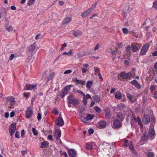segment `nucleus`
Masks as SVG:
<instances>
[{
	"label": "nucleus",
	"mask_w": 157,
	"mask_h": 157,
	"mask_svg": "<svg viewBox=\"0 0 157 157\" xmlns=\"http://www.w3.org/2000/svg\"><path fill=\"white\" fill-rule=\"evenodd\" d=\"M155 132L153 126L150 127L149 132L147 133V132H144L142 136L141 139L143 141H146L148 140L150 137H152L155 135Z\"/></svg>",
	"instance_id": "f257e3e1"
},
{
	"label": "nucleus",
	"mask_w": 157,
	"mask_h": 157,
	"mask_svg": "<svg viewBox=\"0 0 157 157\" xmlns=\"http://www.w3.org/2000/svg\"><path fill=\"white\" fill-rule=\"evenodd\" d=\"M141 46V45L137 43H133L131 44L130 47H128V49L131 50L134 52H136L139 50Z\"/></svg>",
	"instance_id": "f03ea898"
},
{
	"label": "nucleus",
	"mask_w": 157,
	"mask_h": 157,
	"mask_svg": "<svg viewBox=\"0 0 157 157\" xmlns=\"http://www.w3.org/2000/svg\"><path fill=\"white\" fill-rule=\"evenodd\" d=\"M73 96H68L67 98V102L69 104H72L75 107L78 104L79 101L76 99H73Z\"/></svg>",
	"instance_id": "7ed1b4c3"
},
{
	"label": "nucleus",
	"mask_w": 157,
	"mask_h": 157,
	"mask_svg": "<svg viewBox=\"0 0 157 157\" xmlns=\"http://www.w3.org/2000/svg\"><path fill=\"white\" fill-rule=\"evenodd\" d=\"M38 85L37 84H28L25 86V87L24 89V90H33L34 91L37 89Z\"/></svg>",
	"instance_id": "20e7f679"
},
{
	"label": "nucleus",
	"mask_w": 157,
	"mask_h": 157,
	"mask_svg": "<svg viewBox=\"0 0 157 157\" xmlns=\"http://www.w3.org/2000/svg\"><path fill=\"white\" fill-rule=\"evenodd\" d=\"M33 114V109L30 106H28L25 111V118L27 119L30 118L32 116Z\"/></svg>",
	"instance_id": "39448f33"
},
{
	"label": "nucleus",
	"mask_w": 157,
	"mask_h": 157,
	"mask_svg": "<svg viewBox=\"0 0 157 157\" xmlns=\"http://www.w3.org/2000/svg\"><path fill=\"white\" fill-rule=\"evenodd\" d=\"M149 46L150 45L148 44H146L144 45L141 49L140 54L142 56L144 55L148 51Z\"/></svg>",
	"instance_id": "423d86ee"
},
{
	"label": "nucleus",
	"mask_w": 157,
	"mask_h": 157,
	"mask_svg": "<svg viewBox=\"0 0 157 157\" xmlns=\"http://www.w3.org/2000/svg\"><path fill=\"white\" fill-rule=\"evenodd\" d=\"M16 126V124L15 123H13L10 125L9 128V132L11 136H12L15 132Z\"/></svg>",
	"instance_id": "0eeeda50"
},
{
	"label": "nucleus",
	"mask_w": 157,
	"mask_h": 157,
	"mask_svg": "<svg viewBox=\"0 0 157 157\" xmlns=\"http://www.w3.org/2000/svg\"><path fill=\"white\" fill-rule=\"evenodd\" d=\"M150 117L148 114L145 115L142 119V121L145 124H148L150 121Z\"/></svg>",
	"instance_id": "6e6552de"
},
{
	"label": "nucleus",
	"mask_w": 157,
	"mask_h": 157,
	"mask_svg": "<svg viewBox=\"0 0 157 157\" xmlns=\"http://www.w3.org/2000/svg\"><path fill=\"white\" fill-rule=\"evenodd\" d=\"M36 44L35 42L33 44L30 45L28 48V50L29 52L34 53L36 52Z\"/></svg>",
	"instance_id": "1a4fd4ad"
},
{
	"label": "nucleus",
	"mask_w": 157,
	"mask_h": 157,
	"mask_svg": "<svg viewBox=\"0 0 157 157\" xmlns=\"http://www.w3.org/2000/svg\"><path fill=\"white\" fill-rule=\"evenodd\" d=\"M113 125L115 128H117L121 127L122 124L120 121L116 119L113 122Z\"/></svg>",
	"instance_id": "9d476101"
},
{
	"label": "nucleus",
	"mask_w": 157,
	"mask_h": 157,
	"mask_svg": "<svg viewBox=\"0 0 157 157\" xmlns=\"http://www.w3.org/2000/svg\"><path fill=\"white\" fill-rule=\"evenodd\" d=\"M55 123L57 125L61 126H62L64 125V121L63 119L60 117H58L56 120Z\"/></svg>",
	"instance_id": "9b49d317"
},
{
	"label": "nucleus",
	"mask_w": 157,
	"mask_h": 157,
	"mask_svg": "<svg viewBox=\"0 0 157 157\" xmlns=\"http://www.w3.org/2000/svg\"><path fill=\"white\" fill-rule=\"evenodd\" d=\"M130 83L132 85L134 86L136 88L139 89L141 88V85L136 80H132L130 82Z\"/></svg>",
	"instance_id": "f8f14e48"
},
{
	"label": "nucleus",
	"mask_w": 157,
	"mask_h": 157,
	"mask_svg": "<svg viewBox=\"0 0 157 157\" xmlns=\"http://www.w3.org/2000/svg\"><path fill=\"white\" fill-rule=\"evenodd\" d=\"M55 136L57 140L60 139L61 135V132L59 129H56L55 132Z\"/></svg>",
	"instance_id": "ddd939ff"
},
{
	"label": "nucleus",
	"mask_w": 157,
	"mask_h": 157,
	"mask_svg": "<svg viewBox=\"0 0 157 157\" xmlns=\"http://www.w3.org/2000/svg\"><path fill=\"white\" fill-rule=\"evenodd\" d=\"M68 154L70 157H74L76 155V151L73 149H71L68 150Z\"/></svg>",
	"instance_id": "4468645a"
},
{
	"label": "nucleus",
	"mask_w": 157,
	"mask_h": 157,
	"mask_svg": "<svg viewBox=\"0 0 157 157\" xmlns=\"http://www.w3.org/2000/svg\"><path fill=\"white\" fill-rule=\"evenodd\" d=\"M106 122L104 121H100L98 123V128H103L105 127Z\"/></svg>",
	"instance_id": "2eb2a0df"
},
{
	"label": "nucleus",
	"mask_w": 157,
	"mask_h": 157,
	"mask_svg": "<svg viewBox=\"0 0 157 157\" xmlns=\"http://www.w3.org/2000/svg\"><path fill=\"white\" fill-rule=\"evenodd\" d=\"M122 93L119 91H117L115 93V98L118 99H121L122 98Z\"/></svg>",
	"instance_id": "dca6fc26"
},
{
	"label": "nucleus",
	"mask_w": 157,
	"mask_h": 157,
	"mask_svg": "<svg viewBox=\"0 0 157 157\" xmlns=\"http://www.w3.org/2000/svg\"><path fill=\"white\" fill-rule=\"evenodd\" d=\"M129 148L132 152L135 155H137V153L136 151L135 148L132 145V142H131V144L129 145Z\"/></svg>",
	"instance_id": "f3484780"
},
{
	"label": "nucleus",
	"mask_w": 157,
	"mask_h": 157,
	"mask_svg": "<svg viewBox=\"0 0 157 157\" xmlns=\"http://www.w3.org/2000/svg\"><path fill=\"white\" fill-rule=\"evenodd\" d=\"M91 12L90 10H88L83 11L81 14V16L83 17H84L88 16Z\"/></svg>",
	"instance_id": "a211bd4d"
},
{
	"label": "nucleus",
	"mask_w": 157,
	"mask_h": 157,
	"mask_svg": "<svg viewBox=\"0 0 157 157\" xmlns=\"http://www.w3.org/2000/svg\"><path fill=\"white\" fill-rule=\"evenodd\" d=\"M120 76L124 80L128 78V73H125L124 71L121 72L120 74Z\"/></svg>",
	"instance_id": "6ab92c4d"
},
{
	"label": "nucleus",
	"mask_w": 157,
	"mask_h": 157,
	"mask_svg": "<svg viewBox=\"0 0 157 157\" xmlns=\"http://www.w3.org/2000/svg\"><path fill=\"white\" fill-rule=\"evenodd\" d=\"M71 18L70 17H67L65 18L62 22V24L63 25H65L71 21Z\"/></svg>",
	"instance_id": "aec40b11"
},
{
	"label": "nucleus",
	"mask_w": 157,
	"mask_h": 157,
	"mask_svg": "<svg viewBox=\"0 0 157 157\" xmlns=\"http://www.w3.org/2000/svg\"><path fill=\"white\" fill-rule=\"evenodd\" d=\"M77 84H80L82 86H84L85 84V81H83L82 80H78L77 78H76L75 80Z\"/></svg>",
	"instance_id": "412c9836"
},
{
	"label": "nucleus",
	"mask_w": 157,
	"mask_h": 157,
	"mask_svg": "<svg viewBox=\"0 0 157 157\" xmlns=\"http://www.w3.org/2000/svg\"><path fill=\"white\" fill-rule=\"evenodd\" d=\"M48 144L49 143L48 142L44 141L41 143L40 147L42 148H44L46 147Z\"/></svg>",
	"instance_id": "4be33fe9"
},
{
	"label": "nucleus",
	"mask_w": 157,
	"mask_h": 157,
	"mask_svg": "<svg viewBox=\"0 0 157 157\" xmlns=\"http://www.w3.org/2000/svg\"><path fill=\"white\" fill-rule=\"evenodd\" d=\"M94 101L97 103H99L100 101V97L99 96L95 95L93 97Z\"/></svg>",
	"instance_id": "5701e85b"
},
{
	"label": "nucleus",
	"mask_w": 157,
	"mask_h": 157,
	"mask_svg": "<svg viewBox=\"0 0 157 157\" xmlns=\"http://www.w3.org/2000/svg\"><path fill=\"white\" fill-rule=\"evenodd\" d=\"M117 117H118V120L119 119L121 121H122L124 118L125 115L122 113H119L117 114Z\"/></svg>",
	"instance_id": "b1692460"
},
{
	"label": "nucleus",
	"mask_w": 157,
	"mask_h": 157,
	"mask_svg": "<svg viewBox=\"0 0 157 157\" xmlns=\"http://www.w3.org/2000/svg\"><path fill=\"white\" fill-rule=\"evenodd\" d=\"M87 83L86 85V87L89 90L91 86L92 85L93 82L92 81L88 80L87 82Z\"/></svg>",
	"instance_id": "393cba45"
},
{
	"label": "nucleus",
	"mask_w": 157,
	"mask_h": 157,
	"mask_svg": "<svg viewBox=\"0 0 157 157\" xmlns=\"http://www.w3.org/2000/svg\"><path fill=\"white\" fill-rule=\"evenodd\" d=\"M73 35L75 37H77L81 35V33L79 30L74 31L73 33Z\"/></svg>",
	"instance_id": "a878e982"
},
{
	"label": "nucleus",
	"mask_w": 157,
	"mask_h": 157,
	"mask_svg": "<svg viewBox=\"0 0 157 157\" xmlns=\"http://www.w3.org/2000/svg\"><path fill=\"white\" fill-rule=\"evenodd\" d=\"M128 98L132 102H134L136 101V98L135 97L132 95L128 96Z\"/></svg>",
	"instance_id": "bb28decb"
},
{
	"label": "nucleus",
	"mask_w": 157,
	"mask_h": 157,
	"mask_svg": "<svg viewBox=\"0 0 157 157\" xmlns=\"http://www.w3.org/2000/svg\"><path fill=\"white\" fill-rule=\"evenodd\" d=\"M86 147L87 150H91L93 148V146L90 143H88L86 145Z\"/></svg>",
	"instance_id": "cd10ccee"
},
{
	"label": "nucleus",
	"mask_w": 157,
	"mask_h": 157,
	"mask_svg": "<svg viewBox=\"0 0 157 157\" xmlns=\"http://www.w3.org/2000/svg\"><path fill=\"white\" fill-rule=\"evenodd\" d=\"M67 93H68L67 91H65L63 89L60 93V96L62 98H63L67 94Z\"/></svg>",
	"instance_id": "c85d7f7f"
},
{
	"label": "nucleus",
	"mask_w": 157,
	"mask_h": 157,
	"mask_svg": "<svg viewBox=\"0 0 157 157\" xmlns=\"http://www.w3.org/2000/svg\"><path fill=\"white\" fill-rule=\"evenodd\" d=\"M98 2H96L95 4H92L91 7L89 8L88 10H90V11L91 12L96 8L97 3Z\"/></svg>",
	"instance_id": "c756f323"
},
{
	"label": "nucleus",
	"mask_w": 157,
	"mask_h": 157,
	"mask_svg": "<svg viewBox=\"0 0 157 157\" xmlns=\"http://www.w3.org/2000/svg\"><path fill=\"white\" fill-rule=\"evenodd\" d=\"M71 87V85H69L65 87L63 89V90L68 93L69 90H70Z\"/></svg>",
	"instance_id": "7c9ffc66"
},
{
	"label": "nucleus",
	"mask_w": 157,
	"mask_h": 157,
	"mask_svg": "<svg viewBox=\"0 0 157 157\" xmlns=\"http://www.w3.org/2000/svg\"><path fill=\"white\" fill-rule=\"evenodd\" d=\"M7 100L10 101L12 102H14L15 101L14 97L13 96H10L6 98Z\"/></svg>",
	"instance_id": "2f4dec72"
},
{
	"label": "nucleus",
	"mask_w": 157,
	"mask_h": 157,
	"mask_svg": "<svg viewBox=\"0 0 157 157\" xmlns=\"http://www.w3.org/2000/svg\"><path fill=\"white\" fill-rule=\"evenodd\" d=\"M95 111L98 113H100L101 111V109L97 106H95L94 108Z\"/></svg>",
	"instance_id": "473e14b6"
},
{
	"label": "nucleus",
	"mask_w": 157,
	"mask_h": 157,
	"mask_svg": "<svg viewBox=\"0 0 157 157\" xmlns=\"http://www.w3.org/2000/svg\"><path fill=\"white\" fill-rule=\"evenodd\" d=\"M94 117V115L93 114H87V118L88 121L89 120H92Z\"/></svg>",
	"instance_id": "72a5a7b5"
},
{
	"label": "nucleus",
	"mask_w": 157,
	"mask_h": 157,
	"mask_svg": "<svg viewBox=\"0 0 157 157\" xmlns=\"http://www.w3.org/2000/svg\"><path fill=\"white\" fill-rule=\"evenodd\" d=\"M52 113L55 115H57L58 114L59 112L56 108H54L52 111Z\"/></svg>",
	"instance_id": "f704fd0d"
},
{
	"label": "nucleus",
	"mask_w": 157,
	"mask_h": 157,
	"mask_svg": "<svg viewBox=\"0 0 157 157\" xmlns=\"http://www.w3.org/2000/svg\"><path fill=\"white\" fill-rule=\"evenodd\" d=\"M60 155L61 156H63L64 157H67V155L65 151H59Z\"/></svg>",
	"instance_id": "c9c22d12"
},
{
	"label": "nucleus",
	"mask_w": 157,
	"mask_h": 157,
	"mask_svg": "<svg viewBox=\"0 0 157 157\" xmlns=\"http://www.w3.org/2000/svg\"><path fill=\"white\" fill-rule=\"evenodd\" d=\"M134 120L136 122H138L139 124L140 125H141L142 124L141 121L139 117H138L136 119L134 118Z\"/></svg>",
	"instance_id": "e433bc0d"
},
{
	"label": "nucleus",
	"mask_w": 157,
	"mask_h": 157,
	"mask_svg": "<svg viewBox=\"0 0 157 157\" xmlns=\"http://www.w3.org/2000/svg\"><path fill=\"white\" fill-rule=\"evenodd\" d=\"M105 117L106 118L109 119L111 117L110 112L109 111L107 112L105 115Z\"/></svg>",
	"instance_id": "4c0bfd02"
},
{
	"label": "nucleus",
	"mask_w": 157,
	"mask_h": 157,
	"mask_svg": "<svg viewBox=\"0 0 157 157\" xmlns=\"http://www.w3.org/2000/svg\"><path fill=\"white\" fill-rule=\"evenodd\" d=\"M81 119L82 121L85 122L88 121L87 117H84L82 116L81 117Z\"/></svg>",
	"instance_id": "58836bf2"
},
{
	"label": "nucleus",
	"mask_w": 157,
	"mask_h": 157,
	"mask_svg": "<svg viewBox=\"0 0 157 157\" xmlns=\"http://www.w3.org/2000/svg\"><path fill=\"white\" fill-rule=\"evenodd\" d=\"M35 0H29L28 2L27 3L28 6H31L33 4Z\"/></svg>",
	"instance_id": "ea45409f"
},
{
	"label": "nucleus",
	"mask_w": 157,
	"mask_h": 157,
	"mask_svg": "<svg viewBox=\"0 0 157 157\" xmlns=\"http://www.w3.org/2000/svg\"><path fill=\"white\" fill-rule=\"evenodd\" d=\"M32 131L33 133V135L34 136H36L38 135V133L37 132V130L36 129H35L34 128H32Z\"/></svg>",
	"instance_id": "a19ab883"
},
{
	"label": "nucleus",
	"mask_w": 157,
	"mask_h": 157,
	"mask_svg": "<svg viewBox=\"0 0 157 157\" xmlns=\"http://www.w3.org/2000/svg\"><path fill=\"white\" fill-rule=\"evenodd\" d=\"M23 95L25 97L27 98H29L30 96V93L29 92H25L24 93Z\"/></svg>",
	"instance_id": "79ce46f5"
},
{
	"label": "nucleus",
	"mask_w": 157,
	"mask_h": 157,
	"mask_svg": "<svg viewBox=\"0 0 157 157\" xmlns=\"http://www.w3.org/2000/svg\"><path fill=\"white\" fill-rule=\"evenodd\" d=\"M83 97L84 98H85L86 99L90 98L91 100H92V98L90 95L89 94H87L86 95L85 94V96H83Z\"/></svg>",
	"instance_id": "37998d69"
},
{
	"label": "nucleus",
	"mask_w": 157,
	"mask_h": 157,
	"mask_svg": "<svg viewBox=\"0 0 157 157\" xmlns=\"http://www.w3.org/2000/svg\"><path fill=\"white\" fill-rule=\"evenodd\" d=\"M153 7L157 10V0L155 1L153 3Z\"/></svg>",
	"instance_id": "c03bdc74"
},
{
	"label": "nucleus",
	"mask_w": 157,
	"mask_h": 157,
	"mask_svg": "<svg viewBox=\"0 0 157 157\" xmlns=\"http://www.w3.org/2000/svg\"><path fill=\"white\" fill-rule=\"evenodd\" d=\"M147 155L148 157H154V154L153 152H151L148 153Z\"/></svg>",
	"instance_id": "a18cd8bd"
},
{
	"label": "nucleus",
	"mask_w": 157,
	"mask_h": 157,
	"mask_svg": "<svg viewBox=\"0 0 157 157\" xmlns=\"http://www.w3.org/2000/svg\"><path fill=\"white\" fill-rule=\"evenodd\" d=\"M42 116L40 113H38L37 116V119L38 121H40L41 119Z\"/></svg>",
	"instance_id": "49530a36"
},
{
	"label": "nucleus",
	"mask_w": 157,
	"mask_h": 157,
	"mask_svg": "<svg viewBox=\"0 0 157 157\" xmlns=\"http://www.w3.org/2000/svg\"><path fill=\"white\" fill-rule=\"evenodd\" d=\"M123 33L125 34L128 33V29L126 28H124L122 29Z\"/></svg>",
	"instance_id": "de8ad7c7"
},
{
	"label": "nucleus",
	"mask_w": 157,
	"mask_h": 157,
	"mask_svg": "<svg viewBox=\"0 0 157 157\" xmlns=\"http://www.w3.org/2000/svg\"><path fill=\"white\" fill-rule=\"evenodd\" d=\"M72 71L71 70H66L64 72V74H69L71 73Z\"/></svg>",
	"instance_id": "09e8293b"
},
{
	"label": "nucleus",
	"mask_w": 157,
	"mask_h": 157,
	"mask_svg": "<svg viewBox=\"0 0 157 157\" xmlns=\"http://www.w3.org/2000/svg\"><path fill=\"white\" fill-rule=\"evenodd\" d=\"M12 29L13 28L12 26H10L9 27H6V29L9 32L12 30Z\"/></svg>",
	"instance_id": "8fccbe9b"
},
{
	"label": "nucleus",
	"mask_w": 157,
	"mask_h": 157,
	"mask_svg": "<svg viewBox=\"0 0 157 157\" xmlns=\"http://www.w3.org/2000/svg\"><path fill=\"white\" fill-rule=\"evenodd\" d=\"M89 133L90 134H92L94 132V130L92 128H90L88 130Z\"/></svg>",
	"instance_id": "3c124183"
},
{
	"label": "nucleus",
	"mask_w": 157,
	"mask_h": 157,
	"mask_svg": "<svg viewBox=\"0 0 157 157\" xmlns=\"http://www.w3.org/2000/svg\"><path fill=\"white\" fill-rule=\"evenodd\" d=\"M21 152L22 155L24 156V155L27 153V150H23L21 151Z\"/></svg>",
	"instance_id": "603ef678"
},
{
	"label": "nucleus",
	"mask_w": 157,
	"mask_h": 157,
	"mask_svg": "<svg viewBox=\"0 0 157 157\" xmlns=\"http://www.w3.org/2000/svg\"><path fill=\"white\" fill-rule=\"evenodd\" d=\"M124 143L123 144V145L126 147H127L128 146V140H124Z\"/></svg>",
	"instance_id": "864d4df0"
},
{
	"label": "nucleus",
	"mask_w": 157,
	"mask_h": 157,
	"mask_svg": "<svg viewBox=\"0 0 157 157\" xmlns=\"http://www.w3.org/2000/svg\"><path fill=\"white\" fill-rule=\"evenodd\" d=\"M21 137L23 138L25 134V132L24 129H22L21 131Z\"/></svg>",
	"instance_id": "5fc2aeb1"
},
{
	"label": "nucleus",
	"mask_w": 157,
	"mask_h": 157,
	"mask_svg": "<svg viewBox=\"0 0 157 157\" xmlns=\"http://www.w3.org/2000/svg\"><path fill=\"white\" fill-rule=\"evenodd\" d=\"M16 138H18L19 137V133L18 131H16L15 134Z\"/></svg>",
	"instance_id": "6e6d98bb"
},
{
	"label": "nucleus",
	"mask_w": 157,
	"mask_h": 157,
	"mask_svg": "<svg viewBox=\"0 0 157 157\" xmlns=\"http://www.w3.org/2000/svg\"><path fill=\"white\" fill-rule=\"evenodd\" d=\"M155 87L153 85H151L150 87V90L151 91H152L154 90L155 89Z\"/></svg>",
	"instance_id": "4d7b16f0"
},
{
	"label": "nucleus",
	"mask_w": 157,
	"mask_h": 157,
	"mask_svg": "<svg viewBox=\"0 0 157 157\" xmlns=\"http://www.w3.org/2000/svg\"><path fill=\"white\" fill-rule=\"evenodd\" d=\"M77 92L81 94V95H82L83 96H85V94L82 91L80 90H77Z\"/></svg>",
	"instance_id": "13d9d810"
},
{
	"label": "nucleus",
	"mask_w": 157,
	"mask_h": 157,
	"mask_svg": "<svg viewBox=\"0 0 157 157\" xmlns=\"http://www.w3.org/2000/svg\"><path fill=\"white\" fill-rule=\"evenodd\" d=\"M83 101L84 105H86L87 104V99H86L85 98H83Z\"/></svg>",
	"instance_id": "bf43d9fd"
},
{
	"label": "nucleus",
	"mask_w": 157,
	"mask_h": 157,
	"mask_svg": "<svg viewBox=\"0 0 157 157\" xmlns=\"http://www.w3.org/2000/svg\"><path fill=\"white\" fill-rule=\"evenodd\" d=\"M14 57L13 54H11L9 58V60L11 61L13 60Z\"/></svg>",
	"instance_id": "052dcab7"
},
{
	"label": "nucleus",
	"mask_w": 157,
	"mask_h": 157,
	"mask_svg": "<svg viewBox=\"0 0 157 157\" xmlns=\"http://www.w3.org/2000/svg\"><path fill=\"white\" fill-rule=\"evenodd\" d=\"M99 48V44H98L94 48V50L96 51L97 50H98Z\"/></svg>",
	"instance_id": "680f3d73"
},
{
	"label": "nucleus",
	"mask_w": 157,
	"mask_h": 157,
	"mask_svg": "<svg viewBox=\"0 0 157 157\" xmlns=\"http://www.w3.org/2000/svg\"><path fill=\"white\" fill-rule=\"evenodd\" d=\"M48 138L49 140H52V136L51 135L49 134L48 135Z\"/></svg>",
	"instance_id": "e2e57ef3"
},
{
	"label": "nucleus",
	"mask_w": 157,
	"mask_h": 157,
	"mask_svg": "<svg viewBox=\"0 0 157 157\" xmlns=\"http://www.w3.org/2000/svg\"><path fill=\"white\" fill-rule=\"evenodd\" d=\"M14 112L13 111H12L10 113V116L11 117H12L14 116Z\"/></svg>",
	"instance_id": "0e129e2a"
},
{
	"label": "nucleus",
	"mask_w": 157,
	"mask_h": 157,
	"mask_svg": "<svg viewBox=\"0 0 157 157\" xmlns=\"http://www.w3.org/2000/svg\"><path fill=\"white\" fill-rule=\"evenodd\" d=\"M9 116V113L8 112H6L5 114V117L6 118H8Z\"/></svg>",
	"instance_id": "69168bd1"
},
{
	"label": "nucleus",
	"mask_w": 157,
	"mask_h": 157,
	"mask_svg": "<svg viewBox=\"0 0 157 157\" xmlns=\"http://www.w3.org/2000/svg\"><path fill=\"white\" fill-rule=\"evenodd\" d=\"M67 55L71 56L72 53V52L71 51V50H70V51L69 52H67Z\"/></svg>",
	"instance_id": "338daca9"
},
{
	"label": "nucleus",
	"mask_w": 157,
	"mask_h": 157,
	"mask_svg": "<svg viewBox=\"0 0 157 157\" xmlns=\"http://www.w3.org/2000/svg\"><path fill=\"white\" fill-rule=\"evenodd\" d=\"M152 55L153 56H157V51H155L153 52Z\"/></svg>",
	"instance_id": "774afa93"
}]
</instances>
